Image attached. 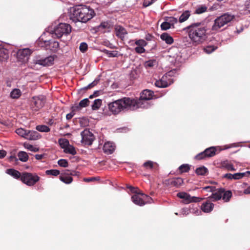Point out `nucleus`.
Wrapping results in <instances>:
<instances>
[{
  "mask_svg": "<svg viewBox=\"0 0 250 250\" xmlns=\"http://www.w3.org/2000/svg\"><path fill=\"white\" fill-rule=\"evenodd\" d=\"M153 92L148 89L143 90L139 99L124 97L108 104L109 111L114 115L122 111H133L142 107L143 101L151 99Z\"/></svg>",
  "mask_w": 250,
  "mask_h": 250,
  "instance_id": "obj_1",
  "label": "nucleus"
},
{
  "mask_svg": "<svg viewBox=\"0 0 250 250\" xmlns=\"http://www.w3.org/2000/svg\"><path fill=\"white\" fill-rule=\"evenodd\" d=\"M95 15L94 10L85 5H77L70 9L69 14V19L76 23L81 22L86 23Z\"/></svg>",
  "mask_w": 250,
  "mask_h": 250,
  "instance_id": "obj_2",
  "label": "nucleus"
},
{
  "mask_svg": "<svg viewBox=\"0 0 250 250\" xmlns=\"http://www.w3.org/2000/svg\"><path fill=\"white\" fill-rule=\"evenodd\" d=\"M189 38L194 45L205 42L207 38V27L202 22H196L187 27Z\"/></svg>",
  "mask_w": 250,
  "mask_h": 250,
  "instance_id": "obj_3",
  "label": "nucleus"
},
{
  "mask_svg": "<svg viewBox=\"0 0 250 250\" xmlns=\"http://www.w3.org/2000/svg\"><path fill=\"white\" fill-rule=\"evenodd\" d=\"M128 188L132 193H135L131 197L132 201L135 204L142 206L146 204L151 203L152 199L149 196L139 192V189L138 188L131 186Z\"/></svg>",
  "mask_w": 250,
  "mask_h": 250,
  "instance_id": "obj_4",
  "label": "nucleus"
},
{
  "mask_svg": "<svg viewBox=\"0 0 250 250\" xmlns=\"http://www.w3.org/2000/svg\"><path fill=\"white\" fill-rule=\"evenodd\" d=\"M234 19V16L228 13H225L217 17L214 21L211 27L212 31L217 32L225 24L230 22Z\"/></svg>",
  "mask_w": 250,
  "mask_h": 250,
  "instance_id": "obj_5",
  "label": "nucleus"
},
{
  "mask_svg": "<svg viewBox=\"0 0 250 250\" xmlns=\"http://www.w3.org/2000/svg\"><path fill=\"white\" fill-rule=\"evenodd\" d=\"M72 27L69 24L65 23H60L55 27H54L51 34L52 37H56L57 38H60L62 36H67L71 32Z\"/></svg>",
  "mask_w": 250,
  "mask_h": 250,
  "instance_id": "obj_6",
  "label": "nucleus"
},
{
  "mask_svg": "<svg viewBox=\"0 0 250 250\" xmlns=\"http://www.w3.org/2000/svg\"><path fill=\"white\" fill-rule=\"evenodd\" d=\"M232 192L230 190H226L224 188H218L216 191L212 193L209 197L212 199L213 201L220 200L221 198L226 202L229 201L232 197Z\"/></svg>",
  "mask_w": 250,
  "mask_h": 250,
  "instance_id": "obj_7",
  "label": "nucleus"
},
{
  "mask_svg": "<svg viewBox=\"0 0 250 250\" xmlns=\"http://www.w3.org/2000/svg\"><path fill=\"white\" fill-rule=\"evenodd\" d=\"M40 180V177L35 173L22 172L21 181L28 186H33Z\"/></svg>",
  "mask_w": 250,
  "mask_h": 250,
  "instance_id": "obj_8",
  "label": "nucleus"
},
{
  "mask_svg": "<svg viewBox=\"0 0 250 250\" xmlns=\"http://www.w3.org/2000/svg\"><path fill=\"white\" fill-rule=\"evenodd\" d=\"M174 71L175 70H171L166 73L161 79L156 81L154 85L159 88H166L171 85L173 83V80L168 77L172 76Z\"/></svg>",
  "mask_w": 250,
  "mask_h": 250,
  "instance_id": "obj_9",
  "label": "nucleus"
},
{
  "mask_svg": "<svg viewBox=\"0 0 250 250\" xmlns=\"http://www.w3.org/2000/svg\"><path fill=\"white\" fill-rule=\"evenodd\" d=\"M54 58L53 56H50L44 59L36 58L33 60L32 62H30L28 66L32 69H35L36 64H39L43 66H50L53 64Z\"/></svg>",
  "mask_w": 250,
  "mask_h": 250,
  "instance_id": "obj_10",
  "label": "nucleus"
},
{
  "mask_svg": "<svg viewBox=\"0 0 250 250\" xmlns=\"http://www.w3.org/2000/svg\"><path fill=\"white\" fill-rule=\"evenodd\" d=\"M217 147L211 146L206 148L204 151L198 153L195 156L196 160H202L214 156L217 153Z\"/></svg>",
  "mask_w": 250,
  "mask_h": 250,
  "instance_id": "obj_11",
  "label": "nucleus"
},
{
  "mask_svg": "<svg viewBox=\"0 0 250 250\" xmlns=\"http://www.w3.org/2000/svg\"><path fill=\"white\" fill-rule=\"evenodd\" d=\"M46 98L43 95L33 97L32 101V108L34 111H37L43 107L45 103Z\"/></svg>",
  "mask_w": 250,
  "mask_h": 250,
  "instance_id": "obj_12",
  "label": "nucleus"
},
{
  "mask_svg": "<svg viewBox=\"0 0 250 250\" xmlns=\"http://www.w3.org/2000/svg\"><path fill=\"white\" fill-rule=\"evenodd\" d=\"M177 196L179 198L183 199L184 200V203L186 204L192 202H199L203 199L202 198L191 196L189 194L185 192L178 193L177 194Z\"/></svg>",
  "mask_w": 250,
  "mask_h": 250,
  "instance_id": "obj_13",
  "label": "nucleus"
},
{
  "mask_svg": "<svg viewBox=\"0 0 250 250\" xmlns=\"http://www.w3.org/2000/svg\"><path fill=\"white\" fill-rule=\"evenodd\" d=\"M32 53V51L29 48H24L19 49L17 53V58L18 61L22 63L27 62L29 56Z\"/></svg>",
  "mask_w": 250,
  "mask_h": 250,
  "instance_id": "obj_14",
  "label": "nucleus"
},
{
  "mask_svg": "<svg viewBox=\"0 0 250 250\" xmlns=\"http://www.w3.org/2000/svg\"><path fill=\"white\" fill-rule=\"evenodd\" d=\"M82 142L85 145H91L95 139V137L89 130L85 129L81 133Z\"/></svg>",
  "mask_w": 250,
  "mask_h": 250,
  "instance_id": "obj_15",
  "label": "nucleus"
},
{
  "mask_svg": "<svg viewBox=\"0 0 250 250\" xmlns=\"http://www.w3.org/2000/svg\"><path fill=\"white\" fill-rule=\"evenodd\" d=\"M115 30L116 36L123 41L125 36L127 34L126 29L121 25H117L115 26Z\"/></svg>",
  "mask_w": 250,
  "mask_h": 250,
  "instance_id": "obj_16",
  "label": "nucleus"
},
{
  "mask_svg": "<svg viewBox=\"0 0 250 250\" xmlns=\"http://www.w3.org/2000/svg\"><path fill=\"white\" fill-rule=\"evenodd\" d=\"M183 183V179L180 177L173 178L168 179L167 181V184L171 187H179Z\"/></svg>",
  "mask_w": 250,
  "mask_h": 250,
  "instance_id": "obj_17",
  "label": "nucleus"
},
{
  "mask_svg": "<svg viewBox=\"0 0 250 250\" xmlns=\"http://www.w3.org/2000/svg\"><path fill=\"white\" fill-rule=\"evenodd\" d=\"M41 135L36 131L27 130L25 139L29 140L35 141L40 139Z\"/></svg>",
  "mask_w": 250,
  "mask_h": 250,
  "instance_id": "obj_18",
  "label": "nucleus"
},
{
  "mask_svg": "<svg viewBox=\"0 0 250 250\" xmlns=\"http://www.w3.org/2000/svg\"><path fill=\"white\" fill-rule=\"evenodd\" d=\"M213 208L214 204L209 201L203 203L201 207L202 211L206 213L211 212L213 210Z\"/></svg>",
  "mask_w": 250,
  "mask_h": 250,
  "instance_id": "obj_19",
  "label": "nucleus"
},
{
  "mask_svg": "<svg viewBox=\"0 0 250 250\" xmlns=\"http://www.w3.org/2000/svg\"><path fill=\"white\" fill-rule=\"evenodd\" d=\"M246 174V173H236L234 174L231 173H227L224 175V177L228 179L238 180L242 178Z\"/></svg>",
  "mask_w": 250,
  "mask_h": 250,
  "instance_id": "obj_20",
  "label": "nucleus"
},
{
  "mask_svg": "<svg viewBox=\"0 0 250 250\" xmlns=\"http://www.w3.org/2000/svg\"><path fill=\"white\" fill-rule=\"evenodd\" d=\"M115 146L112 143L107 142L104 143L103 150L107 154H111L115 150Z\"/></svg>",
  "mask_w": 250,
  "mask_h": 250,
  "instance_id": "obj_21",
  "label": "nucleus"
},
{
  "mask_svg": "<svg viewBox=\"0 0 250 250\" xmlns=\"http://www.w3.org/2000/svg\"><path fill=\"white\" fill-rule=\"evenodd\" d=\"M44 43L46 46H48V48L52 51H56L59 47V43L57 41H53L51 40L45 41Z\"/></svg>",
  "mask_w": 250,
  "mask_h": 250,
  "instance_id": "obj_22",
  "label": "nucleus"
},
{
  "mask_svg": "<svg viewBox=\"0 0 250 250\" xmlns=\"http://www.w3.org/2000/svg\"><path fill=\"white\" fill-rule=\"evenodd\" d=\"M6 172L7 174L11 175L14 178L20 179L21 181L22 173H20L19 171L13 168H9L6 170Z\"/></svg>",
  "mask_w": 250,
  "mask_h": 250,
  "instance_id": "obj_23",
  "label": "nucleus"
},
{
  "mask_svg": "<svg viewBox=\"0 0 250 250\" xmlns=\"http://www.w3.org/2000/svg\"><path fill=\"white\" fill-rule=\"evenodd\" d=\"M9 57L8 50L0 46V62L7 60Z\"/></svg>",
  "mask_w": 250,
  "mask_h": 250,
  "instance_id": "obj_24",
  "label": "nucleus"
},
{
  "mask_svg": "<svg viewBox=\"0 0 250 250\" xmlns=\"http://www.w3.org/2000/svg\"><path fill=\"white\" fill-rule=\"evenodd\" d=\"M161 39L165 41L167 44H171L173 42V39L167 33H164L161 35Z\"/></svg>",
  "mask_w": 250,
  "mask_h": 250,
  "instance_id": "obj_25",
  "label": "nucleus"
},
{
  "mask_svg": "<svg viewBox=\"0 0 250 250\" xmlns=\"http://www.w3.org/2000/svg\"><path fill=\"white\" fill-rule=\"evenodd\" d=\"M144 166L146 168L154 169L158 170L159 166L156 163H154L152 161H148L144 164Z\"/></svg>",
  "mask_w": 250,
  "mask_h": 250,
  "instance_id": "obj_26",
  "label": "nucleus"
},
{
  "mask_svg": "<svg viewBox=\"0 0 250 250\" xmlns=\"http://www.w3.org/2000/svg\"><path fill=\"white\" fill-rule=\"evenodd\" d=\"M18 157L19 159L23 162H27L29 159L28 154L26 152L23 151H20L18 152Z\"/></svg>",
  "mask_w": 250,
  "mask_h": 250,
  "instance_id": "obj_27",
  "label": "nucleus"
},
{
  "mask_svg": "<svg viewBox=\"0 0 250 250\" xmlns=\"http://www.w3.org/2000/svg\"><path fill=\"white\" fill-rule=\"evenodd\" d=\"M208 172V169L207 167L204 166H202L196 168L195 173L198 175H206Z\"/></svg>",
  "mask_w": 250,
  "mask_h": 250,
  "instance_id": "obj_28",
  "label": "nucleus"
},
{
  "mask_svg": "<svg viewBox=\"0 0 250 250\" xmlns=\"http://www.w3.org/2000/svg\"><path fill=\"white\" fill-rule=\"evenodd\" d=\"M190 16V12L188 10L184 11L180 16L179 21L182 23L186 21Z\"/></svg>",
  "mask_w": 250,
  "mask_h": 250,
  "instance_id": "obj_29",
  "label": "nucleus"
},
{
  "mask_svg": "<svg viewBox=\"0 0 250 250\" xmlns=\"http://www.w3.org/2000/svg\"><path fill=\"white\" fill-rule=\"evenodd\" d=\"M222 167L226 168L228 170L235 171L236 170L234 168L233 165L229 163L228 161H224L221 163Z\"/></svg>",
  "mask_w": 250,
  "mask_h": 250,
  "instance_id": "obj_30",
  "label": "nucleus"
},
{
  "mask_svg": "<svg viewBox=\"0 0 250 250\" xmlns=\"http://www.w3.org/2000/svg\"><path fill=\"white\" fill-rule=\"evenodd\" d=\"M59 179L62 182L66 184H69L73 181V178L71 176L60 175Z\"/></svg>",
  "mask_w": 250,
  "mask_h": 250,
  "instance_id": "obj_31",
  "label": "nucleus"
},
{
  "mask_svg": "<svg viewBox=\"0 0 250 250\" xmlns=\"http://www.w3.org/2000/svg\"><path fill=\"white\" fill-rule=\"evenodd\" d=\"M21 95V91L19 89L15 88L10 93V97L12 99H18Z\"/></svg>",
  "mask_w": 250,
  "mask_h": 250,
  "instance_id": "obj_32",
  "label": "nucleus"
},
{
  "mask_svg": "<svg viewBox=\"0 0 250 250\" xmlns=\"http://www.w3.org/2000/svg\"><path fill=\"white\" fill-rule=\"evenodd\" d=\"M178 170L181 174L188 172L190 170V166L188 164H183L179 167Z\"/></svg>",
  "mask_w": 250,
  "mask_h": 250,
  "instance_id": "obj_33",
  "label": "nucleus"
},
{
  "mask_svg": "<svg viewBox=\"0 0 250 250\" xmlns=\"http://www.w3.org/2000/svg\"><path fill=\"white\" fill-rule=\"evenodd\" d=\"M64 151L66 153L71 154L72 155H75L77 153L75 147L70 144L64 149Z\"/></svg>",
  "mask_w": 250,
  "mask_h": 250,
  "instance_id": "obj_34",
  "label": "nucleus"
},
{
  "mask_svg": "<svg viewBox=\"0 0 250 250\" xmlns=\"http://www.w3.org/2000/svg\"><path fill=\"white\" fill-rule=\"evenodd\" d=\"M36 129L38 131L42 132H48L50 131V128L45 125H37Z\"/></svg>",
  "mask_w": 250,
  "mask_h": 250,
  "instance_id": "obj_35",
  "label": "nucleus"
},
{
  "mask_svg": "<svg viewBox=\"0 0 250 250\" xmlns=\"http://www.w3.org/2000/svg\"><path fill=\"white\" fill-rule=\"evenodd\" d=\"M58 142L61 147L64 149L69 145V142L66 139H60Z\"/></svg>",
  "mask_w": 250,
  "mask_h": 250,
  "instance_id": "obj_36",
  "label": "nucleus"
},
{
  "mask_svg": "<svg viewBox=\"0 0 250 250\" xmlns=\"http://www.w3.org/2000/svg\"><path fill=\"white\" fill-rule=\"evenodd\" d=\"M207 9H208V7L206 5H201L196 8V9L195 10V11L194 12V14H202L203 13L206 12L207 11Z\"/></svg>",
  "mask_w": 250,
  "mask_h": 250,
  "instance_id": "obj_37",
  "label": "nucleus"
},
{
  "mask_svg": "<svg viewBox=\"0 0 250 250\" xmlns=\"http://www.w3.org/2000/svg\"><path fill=\"white\" fill-rule=\"evenodd\" d=\"M103 52L107 55L109 57H116L118 56V52L117 51H109L104 49Z\"/></svg>",
  "mask_w": 250,
  "mask_h": 250,
  "instance_id": "obj_38",
  "label": "nucleus"
},
{
  "mask_svg": "<svg viewBox=\"0 0 250 250\" xmlns=\"http://www.w3.org/2000/svg\"><path fill=\"white\" fill-rule=\"evenodd\" d=\"M27 132V130L24 129L22 128H19L16 130V132L18 135L25 139V137L26 136Z\"/></svg>",
  "mask_w": 250,
  "mask_h": 250,
  "instance_id": "obj_39",
  "label": "nucleus"
},
{
  "mask_svg": "<svg viewBox=\"0 0 250 250\" xmlns=\"http://www.w3.org/2000/svg\"><path fill=\"white\" fill-rule=\"evenodd\" d=\"M102 100L100 99H96L94 101L93 104L92 105V109L93 110L98 109L101 105Z\"/></svg>",
  "mask_w": 250,
  "mask_h": 250,
  "instance_id": "obj_40",
  "label": "nucleus"
},
{
  "mask_svg": "<svg viewBox=\"0 0 250 250\" xmlns=\"http://www.w3.org/2000/svg\"><path fill=\"white\" fill-rule=\"evenodd\" d=\"M157 64V62L155 60H151L146 61L145 62V66L146 68H151Z\"/></svg>",
  "mask_w": 250,
  "mask_h": 250,
  "instance_id": "obj_41",
  "label": "nucleus"
},
{
  "mask_svg": "<svg viewBox=\"0 0 250 250\" xmlns=\"http://www.w3.org/2000/svg\"><path fill=\"white\" fill-rule=\"evenodd\" d=\"M23 146L25 148H26L31 151L36 152H37L39 151L38 148L34 147L33 145H30L29 144L24 143Z\"/></svg>",
  "mask_w": 250,
  "mask_h": 250,
  "instance_id": "obj_42",
  "label": "nucleus"
},
{
  "mask_svg": "<svg viewBox=\"0 0 250 250\" xmlns=\"http://www.w3.org/2000/svg\"><path fill=\"white\" fill-rule=\"evenodd\" d=\"M45 174L46 175H51L53 176H56L60 174V172L59 170L57 169H50V170H47L45 171Z\"/></svg>",
  "mask_w": 250,
  "mask_h": 250,
  "instance_id": "obj_43",
  "label": "nucleus"
},
{
  "mask_svg": "<svg viewBox=\"0 0 250 250\" xmlns=\"http://www.w3.org/2000/svg\"><path fill=\"white\" fill-rule=\"evenodd\" d=\"M90 103L89 100L87 98L81 100L79 103V106L82 108L85 107L89 105Z\"/></svg>",
  "mask_w": 250,
  "mask_h": 250,
  "instance_id": "obj_44",
  "label": "nucleus"
},
{
  "mask_svg": "<svg viewBox=\"0 0 250 250\" xmlns=\"http://www.w3.org/2000/svg\"><path fill=\"white\" fill-rule=\"evenodd\" d=\"M58 164L60 167H66L68 166V163L67 161L65 159H63L59 160L58 162Z\"/></svg>",
  "mask_w": 250,
  "mask_h": 250,
  "instance_id": "obj_45",
  "label": "nucleus"
},
{
  "mask_svg": "<svg viewBox=\"0 0 250 250\" xmlns=\"http://www.w3.org/2000/svg\"><path fill=\"white\" fill-rule=\"evenodd\" d=\"M217 48L214 46L208 45L204 48V50L207 53L210 54L216 50Z\"/></svg>",
  "mask_w": 250,
  "mask_h": 250,
  "instance_id": "obj_46",
  "label": "nucleus"
},
{
  "mask_svg": "<svg viewBox=\"0 0 250 250\" xmlns=\"http://www.w3.org/2000/svg\"><path fill=\"white\" fill-rule=\"evenodd\" d=\"M79 49L82 52H85L88 49V45L87 43L84 42L81 43L79 46Z\"/></svg>",
  "mask_w": 250,
  "mask_h": 250,
  "instance_id": "obj_47",
  "label": "nucleus"
},
{
  "mask_svg": "<svg viewBox=\"0 0 250 250\" xmlns=\"http://www.w3.org/2000/svg\"><path fill=\"white\" fill-rule=\"evenodd\" d=\"M170 23L167 21L163 22L161 25V28L163 30H167L171 27Z\"/></svg>",
  "mask_w": 250,
  "mask_h": 250,
  "instance_id": "obj_48",
  "label": "nucleus"
},
{
  "mask_svg": "<svg viewBox=\"0 0 250 250\" xmlns=\"http://www.w3.org/2000/svg\"><path fill=\"white\" fill-rule=\"evenodd\" d=\"M135 44L138 45V46H145L147 44V42L144 40H139L136 41L135 42Z\"/></svg>",
  "mask_w": 250,
  "mask_h": 250,
  "instance_id": "obj_49",
  "label": "nucleus"
},
{
  "mask_svg": "<svg viewBox=\"0 0 250 250\" xmlns=\"http://www.w3.org/2000/svg\"><path fill=\"white\" fill-rule=\"evenodd\" d=\"M167 21H168V22L170 23V25L172 26L173 27H174V24L176 23L178 21V20L176 18L172 17L168 18Z\"/></svg>",
  "mask_w": 250,
  "mask_h": 250,
  "instance_id": "obj_50",
  "label": "nucleus"
},
{
  "mask_svg": "<svg viewBox=\"0 0 250 250\" xmlns=\"http://www.w3.org/2000/svg\"><path fill=\"white\" fill-rule=\"evenodd\" d=\"M100 179L99 177H93L89 178H85L83 179V181L85 182H91L96 180H99Z\"/></svg>",
  "mask_w": 250,
  "mask_h": 250,
  "instance_id": "obj_51",
  "label": "nucleus"
},
{
  "mask_svg": "<svg viewBox=\"0 0 250 250\" xmlns=\"http://www.w3.org/2000/svg\"><path fill=\"white\" fill-rule=\"evenodd\" d=\"M99 80H95L92 83L89 84L87 86L85 87L84 88V89H90V88L94 87L99 82Z\"/></svg>",
  "mask_w": 250,
  "mask_h": 250,
  "instance_id": "obj_52",
  "label": "nucleus"
},
{
  "mask_svg": "<svg viewBox=\"0 0 250 250\" xmlns=\"http://www.w3.org/2000/svg\"><path fill=\"white\" fill-rule=\"evenodd\" d=\"M135 50L138 54L143 53L145 52V49L143 46H137L135 48Z\"/></svg>",
  "mask_w": 250,
  "mask_h": 250,
  "instance_id": "obj_53",
  "label": "nucleus"
},
{
  "mask_svg": "<svg viewBox=\"0 0 250 250\" xmlns=\"http://www.w3.org/2000/svg\"><path fill=\"white\" fill-rule=\"evenodd\" d=\"M203 189L207 191L214 192L216 191L215 188L213 186H207L203 188Z\"/></svg>",
  "mask_w": 250,
  "mask_h": 250,
  "instance_id": "obj_54",
  "label": "nucleus"
},
{
  "mask_svg": "<svg viewBox=\"0 0 250 250\" xmlns=\"http://www.w3.org/2000/svg\"><path fill=\"white\" fill-rule=\"evenodd\" d=\"M81 108L82 107L79 106V104H75L72 106L71 110L72 112L75 113V112L80 110Z\"/></svg>",
  "mask_w": 250,
  "mask_h": 250,
  "instance_id": "obj_55",
  "label": "nucleus"
},
{
  "mask_svg": "<svg viewBox=\"0 0 250 250\" xmlns=\"http://www.w3.org/2000/svg\"><path fill=\"white\" fill-rule=\"evenodd\" d=\"M154 1V0H145L143 2V6L145 7L149 6L152 4Z\"/></svg>",
  "mask_w": 250,
  "mask_h": 250,
  "instance_id": "obj_56",
  "label": "nucleus"
},
{
  "mask_svg": "<svg viewBox=\"0 0 250 250\" xmlns=\"http://www.w3.org/2000/svg\"><path fill=\"white\" fill-rule=\"evenodd\" d=\"M110 24L109 23L107 22H104L101 23L100 25V27L102 28L103 29H108L110 28Z\"/></svg>",
  "mask_w": 250,
  "mask_h": 250,
  "instance_id": "obj_57",
  "label": "nucleus"
},
{
  "mask_svg": "<svg viewBox=\"0 0 250 250\" xmlns=\"http://www.w3.org/2000/svg\"><path fill=\"white\" fill-rule=\"evenodd\" d=\"M71 170L69 169H65L62 172L60 175H63L65 176H70Z\"/></svg>",
  "mask_w": 250,
  "mask_h": 250,
  "instance_id": "obj_58",
  "label": "nucleus"
},
{
  "mask_svg": "<svg viewBox=\"0 0 250 250\" xmlns=\"http://www.w3.org/2000/svg\"><path fill=\"white\" fill-rule=\"evenodd\" d=\"M74 115L75 113H74V112L71 111L70 113H68L66 115V118L67 120H69L73 118Z\"/></svg>",
  "mask_w": 250,
  "mask_h": 250,
  "instance_id": "obj_59",
  "label": "nucleus"
},
{
  "mask_svg": "<svg viewBox=\"0 0 250 250\" xmlns=\"http://www.w3.org/2000/svg\"><path fill=\"white\" fill-rule=\"evenodd\" d=\"M6 155V152L3 150H0V158H4Z\"/></svg>",
  "mask_w": 250,
  "mask_h": 250,
  "instance_id": "obj_60",
  "label": "nucleus"
},
{
  "mask_svg": "<svg viewBox=\"0 0 250 250\" xmlns=\"http://www.w3.org/2000/svg\"><path fill=\"white\" fill-rule=\"evenodd\" d=\"M43 155L42 154H36L35 158L37 160H40L43 158Z\"/></svg>",
  "mask_w": 250,
  "mask_h": 250,
  "instance_id": "obj_61",
  "label": "nucleus"
},
{
  "mask_svg": "<svg viewBox=\"0 0 250 250\" xmlns=\"http://www.w3.org/2000/svg\"><path fill=\"white\" fill-rule=\"evenodd\" d=\"M46 123H47V124L48 125H53V124H55V123H54V120H53V119H49L48 120V121Z\"/></svg>",
  "mask_w": 250,
  "mask_h": 250,
  "instance_id": "obj_62",
  "label": "nucleus"
},
{
  "mask_svg": "<svg viewBox=\"0 0 250 250\" xmlns=\"http://www.w3.org/2000/svg\"><path fill=\"white\" fill-rule=\"evenodd\" d=\"M79 173V172H77V171H76L74 170H71V173H70V176L71 175H72V176L77 175V173Z\"/></svg>",
  "mask_w": 250,
  "mask_h": 250,
  "instance_id": "obj_63",
  "label": "nucleus"
},
{
  "mask_svg": "<svg viewBox=\"0 0 250 250\" xmlns=\"http://www.w3.org/2000/svg\"><path fill=\"white\" fill-rule=\"evenodd\" d=\"M245 194H250V186L244 190Z\"/></svg>",
  "mask_w": 250,
  "mask_h": 250,
  "instance_id": "obj_64",
  "label": "nucleus"
}]
</instances>
